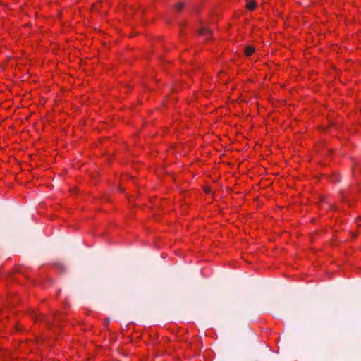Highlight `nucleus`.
Masks as SVG:
<instances>
[{
	"mask_svg": "<svg viewBox=\"0 0 361 361\" xmlns=\"http://www.w3.org/2000/svg\"><path fill=\"white\" fill-rule=\"evenodd\" d=\"M255 6H256V4H255V1H250L247 4V8L250 11H252L255 9Z\"/></svg>",
	"mask_w": 361,
	"mask_h": 361,
	"instance_id": "nucleus-3",
	"label": "nucleus"
},
{
	"mask_svg": "<svg viewBox=\"0 0 361 361\" xmlns=\"http://www.w3.org/2000/svg\"><path fill=\"white\" fill-rule=\"evenodd\" d=\"M183 8V3H178L176 6V8L177 11H180Z\"/></svg>",
	"mask_w": 361,
	"mask_h": 361,
	"instance_id": "nucleus-4",
	"label": "nucleus"
},
{
	"mask_svg": "<svg viewBox=\"0 0 361 361\" xmlns=\"http://www.w3.org/2000/svg\"><path fill=\"white\" fill-rule=\"evenodd\" d=\"M255 51V48L251 46H248L245 49V54L247 56H251Z\"/></svg>",
	"mask_w": 361,
	"mask_h": 361,
	"instance_id": "nucleus-2",
	"label": "nucleus"
},
{
	"mask_svg": "<svg viewBox=\"0 0 361 361\" xmlns=\"http://www.w3.org/2000/svg\"><path fill=\"white\" fill-rule=\"evenodd\" d=\"M199 35L203 36L206 39H210L212 35V31L206 27H202L199 30Z\"/></svg>",
	"mask_w": 361,
	"mask_h": 361,
	"instance_id": "nucleus-1",
	"label": "nucleus"
},
{
	"mask_svg": "<svg viewBox=\"0 0 361 361\" xmlns=\"http://www.w3.org/2000/svg\"><path fill=\"white\" fill-rule=\"evenodd\" d=\"M56 267H57V269L61 271H63L65 268L62 265V264H56Z\"/></svg>",
	"mask_w": 361,
	"mask_h": 361,
	"instance_id": "nucleus-5",
	"label": "nucleus"
}]
</instances>
